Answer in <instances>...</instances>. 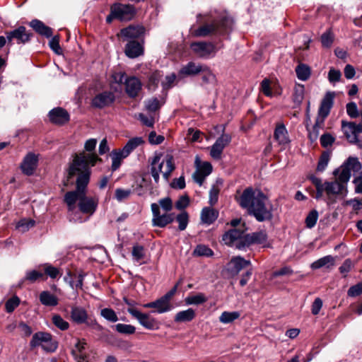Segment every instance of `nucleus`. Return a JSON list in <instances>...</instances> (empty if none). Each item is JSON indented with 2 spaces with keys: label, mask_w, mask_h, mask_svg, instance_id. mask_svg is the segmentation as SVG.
I'll list each match as a JSON object with an SVG mask.
<instances>
[{
  "label": "nucleus",
  "mask_w": 362,
  "mask_h": 362,
  "mask_svg": "<svg viewBox=\"0 0 362 362\" xmlns=\"http://www.w3.org/2000/svg\"><path fill=\"white\" fill-rule=\"evenodd\" d=\"M246 230L247 228L245 223H243L238 228H233L226 232L223 235L222 240L228 246L235 247L240 250H244L245 247H240V246L247 235Z\"/></svg>",
  "instance_id": "423d86ee"
},
{
  "label": "nucleus",
  "mask_w": 362,
  "mask_h": 362,
  "mask_svg": "<svg viewBox=\"0 0 362 362\" xmlns=\"http://www.w3.org/2000/svg\"><path fill=\"white\" fill-rule=\"evenodd\" d=\"M238 202L240 206L246 209L248 214L253 216L258 222L273 219V204L262 192L247 187L243 192Z\"/></svg>",
  "instance_id": "f03ea898"
},
{
  "label": "nucleus",
  "mask_w": 362,
  "mask_h": 362,
  "mask_svg": "<svg viewBox=\"0 0 362 362\" xmlns=\"http://www.w3.org/2000/svg\"><path fill=\"white\" fill-rule=\"evenodd\" d=\"M44 278V274L37 270L28 271L25 274V280L33 283L38 279Z\"/></svg>",
  "instance_id": "4d7b16f0"
},
{
  "label": "nucleus",
  "mask_w": 362,
  "mask_h": 362,
  "mask_svg": "<svg viewBox=\"0 0 362 362\" xmlns=\"http://www.w3.org/2000/svg\"><path fill=\"white\" fill-rule=\"evenodd\" d=\"M40 303L45 306H56L58 304V298L49 291H42L39 296Z\"/></svg>",
  "instance_id": "473e14b6"
},
{
  "label": "nucleus",
  "mask_w": 362,
  "mask_h": 362,
  "mask_svg": "<svg viewBox=\"0 0 362 362\" xmlns=\"http://www.w3.org/2000/svg\"><path fill=\"white\" fill-rule=\"evenodd\" d=\"M115 100L114 93L108 90L95 95L92 99L91 105L93 107L103 109L110 106Z\"/></svg>",
  "instance_id": "2eb2a0df"
},
{
  "label": "nucleus",
  "mask_w": 362,
  "mask_h": 362,
  "mask_svg": "<svg viewBox=\"0 0 362 362\" xmlns=\"http://www.w3.org/2000/svg\"><path fill=\"white\" fill-rule=\"evenodd\" d=\"M251 264L250 260H246L241 256L233 257L228 264V270L233 275H237L239 272Z\"/></svg>",
  "instance_id": "412c9836"
},
{
  "label": "nucleus",
  "mask_w": 362,
  "mask_h": 362,
  "mask_svg": "<svg viewBox=\"0 0 362 362\" xmlns=\"http://www.w3.org/2000/svg\"><path fill=\"white\" fill-rule=\"evenodd\" d=\"M70 317L71 320L78 325H87L88 322V315L87 311L80 306H74L71 308Z\"/></svg>",
  "instance_id": "b1692460"
},
{
  "label": "nucleus",
  "mask_w": 362,
  "mask_h": 362,
  "mask_svg": "<svg viewBox=\"0 0 362 362\" xmlns=\"http://www.w3.org/2000/svg\"><path fill=\"white\" fill-rule=\"evenodd\" d=\"M305 88L303 85H296L293 90V101L295 104L300 105L304 98Z\"/></svg>",
  "instance_id": "37998d69"
},
{
  "label": "nucleus",
  "mask_w": 362,
  "mask_h": 362,
  "mask_svg": "<svg viewBox=\"0 0 362 362\" xmlns=\"http://www.w3.org/2000/svg\"><path fill=\"white\" fill-rule=\"evenodd\" d=\"M124 89L130 98H136L142 90V83L136 76L127 77L124 80Z\"/></svg>",
  "instance_id": "f3484780"
},
{
  "label": "nucleus",
  "mask_w": 362,
  "mask_h": 362,
  "mask_svg": "<svg viewBox=\"0 0 362 362\" xmlns=\"http://www.w3.org/2000/svg\"><path fill=\"white\" fill-rule=\"evenodd\" d=\"M220 192V188L214 185L209 190V204L213 206H214L218 199V194Z\"/></svg>",
  "instance_id": "6e6d98bb"
},
{
  "label": "nucleus",
  "mask_w": 362,
  "mask_h": 362,
  "mask_svg": "<svg viewBox=\"0 0 362 362\" xmlns=\"http://www.w3.org/2000/svg\"><path fill=\"white\" fill-rule=\"evenodd\" d=\"M223 148L218 144L215 141L213 146L211 148L210 156L216 160H219L221 158V154L223 151Z\"/></svg>",
  "instance_id": "052dcab7"
},
{
  "label": "nucleus",
  "mask_w": 362,
  "mask_h": 362,
  "mask_svg": "<svg viewBox=\"0 0 362 362\" xmlns=\"http://www.w3.org/2000/svg\"><path fill=\"white\" fill-rule=\"evenodd\" d=\"M218 210L211 207H204L201 211V221L203 223L211 225L218 218Z\"/></svg>",
  "instance_id": "a878e982"
},
{
  "label": "nucleus",
  "mask_w": 362,
  "mask_h": 362,
  "mask_svg": "<svg viewBox=\"0 0 362 362\" xmlns=\"http://www.w3.org/2000/svg\"><path fill=\"white\" fill-rule=\"evenodd\" d=\"M112 158L111 169L112 171L117 170L121 165L122 160L127 156L124 154L122 149H115L110 153Z\"/></svg>",
  "instance_id": "2f4dec72"
},
{
  "label": "nucleus",
  "mask_w": 362,
  "mask_h": 362,
  "mask_svg": "<svg viewBox=\"0 0 362 362\" xmlns=\"http://www.w3.org/2000/svg\"><path fill=\"white\" fill-rule=\"evenodd\" d=\"M100 315L110 322H116L119 318L115 311L110 308H105L100 310Z\"/></svg>",
  "instance_id": "79ce46f5"
},
{
  "label": "nucleus",
  "mask_w": 362,
  "mask_h": 362,
  "mask_svg": "<svg viewBox=\"0 0 362 362\" xmlns=\"http://www.w3.org/2000/svg\"><path fill=\"white\" fill-rule=\"evenodd\" d=\"M189 204V198L187 195L181 196L175 202V207L179 210H184Z\"/></svg>",
  "instance_id": "338daca9"
},
{
  "label": "nucleus",
  "mask_w": 362,
  "mask_h": 362,
  "mask_svg": "<svg viewBox=\"0 0 362 362\" xmlns=\"http://www.w3.org/2000/svg\"><path fill=\"white\" fill-rule=\"evenodd\" d=\"M110 10H112L113 14L116 16V20L120 21H131L136 13L134 6L129 4L115 2L111 5Z\"/></svg>",
  "instance_id": "6e6552de"
},
{
  "label": "nucleus",
  "mask_w": 362,
  "mask_h": 362,
  "mask_svg": "<svg viewBox=\"0 0 362 362\" xmlns=\"http://www.w3.org/2000/svg\"><path fill=\"white\" fill-rule=\"evenodd\" d=\"M132 255L133 259L136 262L141 261L145 257L144 247L140 245H135L132 247Z\"/></svg>",
  "instance_id": "09e8293b"
},
{
  "label": "nucleus",
  "mask_w": 362,
  "mask_h": 362,
  "mask_svg": "<svg viewBox=\"0 0 362 362\" xmlns=\"http://www.w3.org/2000/svg\"><path fill=\"white\" fill-rule=\"evenodd\" d=\"M203 67L204 65L189 62L180 69L178 75L182 77L194 76L200 74L203 71Z\"/></svg>",
  "instance_id": "5701e85b"
},
{
  "label": "nucleus",
  "mask_w": 362,
  "mask_h": 362,
  "mask_svg": "<svg viewBox=\"0 0 362 362\" xmlns=\"http://www.w3.org/2000/svg\"><path fill=\"white\" fill-rule=\"evenodd\" d=\"M354 267V263L351 259H346L343 264L339 267V270L341 274H344L346 277L347 274Z\"/></svg>",
  "instance_id": "0e129e2a"
},
{
  "label": "nucleus",
  "mask_w": 362,
  "mask_h": 362,
  "mask_svg": "<svg viewBox=\"0 0 362 362\" xmlns=\"http://www.w3.org/2000/svg\"><path fill=\"white\" fill-rule=\"evenodd\" d=\"M192 52L200 58L209 59L215 56L216 47L210 42H194L190 45Z\"/></svg>",
  "instance_id": "1a4fd4ad"
},
{
  "label": "nucleus",
  "mask_w": 362,
  "mask_h": 362,
  "mask_svg": "<svg viewBox=\"0 0 362 362\" xmlns=\"http://www.w3.org/2000/svg\"><path fill=\"white\" fill-rule=\"evenodd\" d=\"M29 25L33 30L38 34L46 37H50L52 35V30L51 28L47 26L43 22L40 20H32Z\"/></svg>",
  "instance_id": "bb28decb"
},
{
  "label": "nucleus",
  "mask_w": 362,
  "mask_h": 362,
  "mask_svg": "<svg viewBox=\"0 0 362 362\" xmlns=\"http://www.w3.org/2000/svg\"><path fill=\"white\" fill-rule=\"evenodd\" d=\"M30 344L32 348L41 346L46 352H54L58 347V342L53 339L52 334L43 332L34 334Z\"/></svg>",
  "instance_id": "0eeeda50"
},
{
  "label": "nucleus",
  "mask_w": 362,
  "mask_h": 362,
  "mask_svg": "<svg viewBox=\"0 0 362 362\" xmlns=\"http://www.w3.org/2000/svg\"><path fill=\"white\" fill-rule=\"evenodd\" d=\"M86 192L81 194L78 206L83 214L92 215L97 209L98 198L96 197H88L86 195Z\"/></svg>",
  "instance_id": "f8f14e48"
},
{
  "label": "nucleus",
  "mask_w": 362,
  "mask_h": 362,
  "mask_svg": "<svg viewBox=\"0 0 362 362\" xmlns=\"http://www.w3.org/2000/svg\"><path fill=\"white\" fill-rule=\"evenodd\" d=\"M240 316V313L238 311L228 312L224 311L219 317V321L223 324H229L238 319Z\"/></svg>",
  "instance_id": "e433bc0d"
},
{
  "label": "nucleus",
  "mask_w": 362,
  "mask_h": 362,
  "mask_svg": "<svg viewBox=\"0 0 362 362\" xmlns=\"http://www.w3.org/2000/svg\"><path fill=\"white\" fill-rule=\"evenodd\" d=\"M132 193L131 189H124L122 188H117L115 189V198L118 202H122L127 199L131 194Z\"/></svg>",
  "instance_id": "13d9d810"
},
{
  "label": "nucleus",
  "mask_w": 362,
  "mask_h": 362,
  "mask_svg": "<svg viewBox=\"0 0 362 362\" xmlns=\"http://www.w3.org/2000/svg\"><path fill=\"white\" fill-rule=\"evenodd\" d=\"M334 262V257L331 255H327L313 262L311 264V268L313 269H318L323 267H329V264L332 266Z\"/></svg>",
  "instance_id": "c9c22d12"
},
{
  "label": "nucleus",
  "mask_w": 362,
  "mask_h": 362,
  "mask_svg": "<svg viewBox=\"0 0 362 362\" xmlns=\"http://www.w3.org/2000/svg\"><path fill=\"white\" fill-rule=\"evenodd\" d=\"M207 301V298L202 293H199L194 296H187L185 299L187 305H200Z\"/></svg>",
  "instance_id": "58836bf2"
},
{
  "label": "nucleus",
  "mask_w": 362,
  "mask_h": 362,
  "mask_svg": "<svg viewBox=\"0 0 362 362\" xmlns=\"http://www.w3.org/2000/svg\"><path fill=\"white\" fill-rule=\"evenodd\" d=\"M160 156L156 155L153 157L151 163V174L157 184L159 182L160 173L162 172V168L164 163V161L160 163Z\"/></svg>",
  "instance_id": "c85d7f7f"
},
{
  "label": "nucleus",
  "mask_w": 362,
  "mask_h": 362,
  "mask_svg": "<svg viewBox=\"0 0 362 362\" xmlns=\"http://www.w3.org/2000/svg\"><path fill=\"white\" fill-rule=\"evenodd\" d=\"M361 168L362 165L357 158L349 157L339 168L334 170L333 175L337 176V178L333 182H325L327 194L336 195L341 194L346 187V184L351 177V171L358 173Z\"/></svg>",
  "instance_id": "20e7f679"
},
{
  "label": "nucleus",
  "mask_w": 362,
  "mask_h": 362,
  "mask_svg": "<svg viewBox=\"0 0 362 362\" xmlns=\"http://www.w3.org/2000/svg\"><path fill=\"white\" fill-rule=\"evenodd\" d=\"M145 33L144 27L141 25H130L120 30V36L124 41L137 40L144 35Z\"/></svg>",
  "instance_id": "a211bd4d"
},
{
  "label": "nucleus",
  "mask_w": 362,
  "mask_h": 362,
  "mask_svg": "<svg viewBox=\"0 0 362 362\" xmlns=\"http://www.w3.org/2000/svg\"><path fill=\"white\" fill-rule=\"evenodd\" d=\"M334 36L330 30H327L321 36V42L323 47H329L333 43Z\"/></svg>",
  "instance_id": "e2e57ef3"
},
{
  "label": "nucleus",
  "mask_w": 362,
  "mask_h": 362,
  "mask_svg": "<svg viewBox=\"0 0 362 362\" xmlns=\"http://www.w3.org/2000/svg\"><path fill=\"white\" fill-rule=\"evenodd\" d=\"M52 322L58 329L62 331L67 330L69 327V324L67 321L64 320L61 315L55 314L52 317Z\"/></svg>",
  "instance_id": "49530a36"
},
{
  "label": "nucleus",
  "mask_w": 362,
  "mask_h": 362,
  "mask_svg": "<svg viewBox=\"0 0 362 362\" xmlns=\"http://www.w3.org/2000/svg\"><path fill=\"white\" fill-rule=\"evenodd\" d=\"M49 118L52 123L57 125H63L70 119L68 112L62 107H55L49 111Z\"/></svg>",
  "instance_id": "6ab92c4d"
},
{
  "label": "nucleus",
  "mask_w": 362,
  "mask_h": 362,
  "mask_svg": "<svg viewBox=\"0 0 362 362\" xmlns=\"http://www.w3.org/2000/svg\"><path fill=\"white\" fill-rule=\"evenodd\" d=\"M144 52V46L138 40H129L124 47V53L130 59L139 57L143 55Z\"/></svg>",
  "instance_id": "aec40b11"
},
{
  "label": "nucleus",
  "mask_w": 362,
  "mask_h": 362,
  "mask_svg": "<svg viewBox=\"0 0 362 362\" xmlns=\"http://www.w3.org/2000/svg\"><path fill=\"white\" fill-rule=\"evenodd\" d=\"M20 299L18 296H14L9 298L5 303V309L8 313L13 312V310L19 305Z\"/></svg>",
  "instance_id": "3c124183"
},
{
  "label": "nucleus",
  "mask_w": 362,
  "mask_h": 362,
  "mask_svg": "<svg viewBox=\"0 0 362 362\" xmlns=\"http://www.w3.org/2000/svg\"><path fill=\"white\" fill-rule=\"evenodd\" d=\"M322 124L320 123V120L319 118H317L315 124L313 126L311 129H308V139L311 141V143H314L317 141L319 134H320V129Z\"/></svg>",
  "instance_id": "c03bdc74"
},
{
  "label": "nucleus",
  "mask_w": 362,
  "mask_h": 362,
  "mask_svg": "<svg viewBox=\"0 0 362 362\" xmlns=\"http://www.w3.org/2000/svg\"><path fill=\"white\" fill-rule=\"evenodd\" d=\"M274 137L279 145H286L290 142L288 131L285 125L283 124L276 125L274 133Z\"/></svg>",
  "instance_id": "cd10ccee"
},
{
  "label": "nucleus",
  "mask_w": 362,
  "mask_h": 362,
  "mask_svg": "<svg viewBox=\"0 0 362 362\" xmlns=\"http://www.w3.org/2000/svg\"><path fill=\"white\" fill-rule=\"evenodd\" d=\"M37 164V156L34 153L30 152L23 159L20 168L24 175L31 176L35 173Z\"/></svg>",
  "instance_id": "dca6fc26"
},
{
  "label": "nucleus",
  "mask_w": 362,
  "mask_h": 362,
  "mask_svg": "<svg viewBox=\"0 0 362 362\" xmlns=\"http://www.w3.org/2000/svg\"><path fill=\"white\" fill-rule=\"evenodd\" d=\"M318 219V212L317 210L313 209L310 211L305 218V224L308 228H313Z\"/></svg>",
  "instance_id": "5fc2aeb1"
},
{
  "label": "nucleus",
  "mask_w": 362,
  "mask_h": 362,
  "mask_svg": "<svg viewBox=\"0 0 362 362\" xmlns=\"http://www.w3.org/2000/svg\"><path fill=\"white\" fill-rule=\"evenodd\" d=\"M35 224V221L32 219H22L17 223L16 228L22 232H25L28 230L29 228L33 227Z\"/></svg>",
  "instance_id": "bf43d9fd"
},
{
  "label": "nucleus",
  "mask_w": 362,
  "mask_h": 362,
  "mask_svg": "<svg viewBox=\"0 0 362 362\" xmlns=\"http://www.w3.org/2000/svg\"><path fill=\"white\" fill-rule=\"evenodd\" d=\"M102 159L95 154L76 153L73 160L69 163L66 170V183L74 177L76 176L75 191L67 192L64 195V202L67 204L69 211H73L75 208L76 201L80 200L81 194L86 191L87 186L90 182L91 167Z\"/></svg>",
  "instance_id": "f257e3e1"
},
{
  "label": "nucleus",
  "mask_w": 362,
  "mask_h": 362,
  "mask_svg": "<svg viewBox=\"0 0 362 362\" xmlns=\"http://www.w3.org/2000/svg\"><path fill=\"white\" fill-rule=\"evenodd\" d=\"M346 113L352 119L361 116V112H358L357 105L355 102L348 103L346 105Z\"/></svg>",
  "instance_id": "603ef678"
},
{
  "label": "nucleus",
  "mask_w": 362,
  "mask_h": 362,
  "mask_svg": "<svg viewBox=\"0 0 362 362\" xmlns=\"http://www.w3.org/2000/svg\"><path fill=\"white\" fill-rule=\"evenodd\" d=\"M334 92H327L321 101L317 117L319 118L321 124L324 123L325 118L330 112L334 104Z\"/></svg>",
  "instance_id": "4468645a"
},
{
  "label": "nucleus",
  "mask_w": 362,
  "mask_h": 362,
  "mask_svg": "<svg viewBox=\"0 0 362 362\" xmlns=\"http://www.w3.org/2000/svg\"><path fill=\"white\" fill-rule=\"evenodd\" d=\"M200 74H202V80L203 84L216 83V77L207 66H204L203 71H201Z\"/></svg>",
  "instance_id": "4c0bfd02"
},
{
  "label": "nucleus",
  "mask_w": 362,
  "mask_h": 362,
  "mask_svg": "<svg viewBox=\"0 0 362 362\" xmlns=\"http://www.w3.org/2000/svg\"><path fill=\"white\" fill-rule=\"evenodd\" d=\"M8 45H13V40H16L18 44H25L28 42L33 34L28 31L24 26H19L16 29L6 33Z\"/></svg>",
  "instance_id": "9b49d317"
},
{
  "label": "nucleus",
  "mask_w": 362,
  "mask_h": 362,
  "mask_svg": "<svg viewBox=\"0 0 362 362\" xmlns=\"http://www.w3.org/2000/svg\"><path fill=\"white\" fill-rule=\"evenodd\" d=\"M361 294H362V281L351 286L347 291L348 296L352 298L358 296Z\"/></svg>",
  "instance_id": "680f3d73"
},
{
  "label": "nucleus",
  "mask_w": 362,
  "mask_h": 362,
  "mask_svg": "<svg viewBox=\"0 0 362 362\" xmlns=\"http://www.w3.org/2000/svg\"><path fill=\"white\" fill-rule=\"evenodd\" d=\"M144 143V140L142 137H133L127 141L122 150L124 152V154L128 157L134 150L142 145Z\"/></svg>",
  "instance_id": "7c9ffc66"
},
{
  "label": "nucleus",
  "mask_w": 362,
  "mask_h": 362,
  "mask_svg": "<svg viewBox=\"0 0 362 362\" xmlns=\"http://www.w3.org/2000/svg\"><path fill=\"white\" fill-rule=\"evenodd\" d=\"M144 307L146 308H155L156 310L152 311V313H157L159 314L168 312L172 309L171 303H167L161 298L155 301L144 304Z\"/></svg>",
  "instance_id": "393cba45"
},
{
  "label": "nucleus",
  "mask_w": 362,
  "mask_h": 362,
  "mask_svg": "<svg viewBox=\"0 0 362 362\" xmlns=\"http://www.w3.org/2000/svg\"><path fill=\"white\" fill-rule=\"evenodd\" d=\"M116 332L119 334L131 335L136 332V327L132 325L118 323L114 326Z\"/></svg>",
  "instance_id": "ea45409f"
},
{
  "label": "nucleus",
  "mask_w": 362,
  "mask_h": 362,
  "mask_svg": "<svg viewBox=\"0 0 362 362\" xmlns=\"http://www.w3.org/2000/svg\"><path fill=\"white\" fill-rule=\"evenodd\" d=\"M146 108L148 112H155L158 110L162 104L157 98H151L145 102Z\"/></svg>",
  "instance_id": "8fccbe9b"
},
{
  "label": "nucleus",
  "mask_w": 362,
  "mask_h": 362,
  "mask_svg": "<svg viewBox=\"0 0 362 362\" xmlns=\"http://www.w3.org/2000/svg\"><path fill=\"white\" fill-rule=\"evenodd\" d=\"M175 219L178 223V229L184 230L186 229L189 223V214L186 211H182L181 213L175 216Z\"/></svg>",
  "instance_id": "a19ab883"
},
{
  "label": "nucleus",
  "mask_w": 362,
  "mask_h": 362,
  "mask_svg": "<svg viewBox=\"0 0 362 362\" xmlns=\"http://www.w3.org/2000/svg\"><path fill=\"white\" fill-rule=\"evenodd\" d=\"M361 121L359 124L354 122L341 121V131L347 141L351 142H357L358 134L362 133V111H361Z\"/></svg>",
  "instance_id": "9d476101"
},
{
  "label": "nucleus",
  "mask_w": 362,
  "mask_h": 362,
  "mask_svg": "<svg viewBox=\"0 0 362 362\" xmlns=\"http://www.w3.org/2000/svg\"><path fill=\"white\" fill-rule=\"evenodd\" d=\"M298 78L300 81H307L311 75L310 66L305 64L300 63L295 69Z\"/></svg>",
  "instance_id": "72a5a7b5"
},
{
  "label": "nucleus",
  "mask_w": 362,
  "mask_h": 362,
  "mask_svg": "<svg viewBox=\"0 0 362 362\" xmlns=\"http://www.w3.org/2000/svg\"><path fill=\"white\" fill-rule=\"evenodd\" d=\"M151 209L153 226L165 228L174 221L175 214L170 212L173 209V204L170 197H166L159 199L158 203H152Z\"/></svg>",
  "instance_id": "39448f33"
},
{
  "label": "nucleus",
  "mask_w": 362,
  "mask_h": 362,
  "mask_svg": "<svg viewBox=\"0 0 362 362\" xmlns=\"http://www.w3.org/2000/svg\"><path fill=\"white\" fill-rule=\"evenodd\" d=\"M166 164V170L163 173V176L166 181H168L172 172L175 170V166L172 156H167L165 160Z\"/></svg>",
  "instance_id": "a18cd8bd"
},
{
  "label": "nucleus",
  "mask_w": 362,
  "mask_h": 362,
  "mask_svg": "<svg viewBox=\"0 0 362 362\" xmlns=\"http://www.w3.org/2000/svg\"><path fill=\"white\" fill-rule=\"evenodd\" d=\"M330 156L328 152H323L322 155L320 157L317 166V170L320 172H322L325 170L326 167L328 165V163L329 161Z\"/></svg>",
  "instance_id": "864d4df0"
},
{
  "label": "nucleus",
  "mask_w": 362,
  "mask_h": 362,
  "mask_svg": "<svg viewBox=\"0 0 362 362\" xmlns=\"http://www.w3.org/2000/svg\"><path fill=\"white\" fill-rule=\"evenodd\" d=\"M194 254L199 257H211L214 255V252L208 246L199 245L194 249Z\"/></svg>",
  "instance_id": "de8ad7c7"
},
{
  "label": "nucleus",
  "mask_w": 362,
  "mask_h": 362,
  "mask_svg": "<svg viewBox=\"0 0 362 362\" xmlns=\"http://www.w3.org/2000/svg\"><path fill=\"white\" fill-rule=\"evenodd\" d=\"M49 45L52 50H53L56 54H60L62 53V49L59 45V37L56 35L54 36L49 41Z\"/></svg>",
  "instance_id": "774afa93"
},
{
  "label": "nucleus",
  "mask_w": 362,
  "mask_h": 362,
  "mask_svg": "<svg viewBox=\"0 0 362 362\" xmlns=\"http://www.w3.org/2000/svg\"><path fill=\"white\" fill-rule=\"evenodd\" d=\"M131 315L136 319L139 324L148 330H156L159 328V323L148 313H143L139 310H132Z\"/></svg>",
  "instance_id": "ddd939ff"
},
{
  "label": "nucleus",
  "mask_w": 362,
  "mask_h": 362,
  "mask_svg": "<svg viewBox=\"0 0 362 362\" xmlns=\"http://www.w3.org/2000/svg\"><path fill=\"white\" fill-rule=\"evenodd\" d=\"M195 317V310L190 308L177 313L175 315L174 321L175 322H188L192 321Z\"/></svg>",
  "instance_id": "c756f323"
},
{
  "label": "nucleus",
  "mask_w": 362,
  "mask_h": 362,
  "mask_svg": "<svg viewBox=\"0 0 362 362\" xmlns=\"http://www.w3.org/2000/svg\"><path fill=\"white\" fill-rule=\"evenodd\" d=\"M267 240V235L264 231L255 232L252 233H247L246 238H245L243 243L240 247H249L253 244H262L266 242Z\"/></svg>",
  "instance_id": "4be33fe9"
},
{
  "label": "nucleus",
  "mask_w": 362,
  "mask_h": 362,
  "mask_svg": "<svg viewBox=\"0 0 362 362\" xmlns=\"http://www.w3.org/2000/svg\"><path fill=\"white\" fill-rule=\"evenodd\" d=\"M162 76L163 74L160 71L152 72L148 76L147 88L149 90L154 91L158 87V83Z\"/></svg>",
  "instance_id": "f704fd0d"
},
{
  "label": "nucleus",
  "mask_w": 362,
  "mask_h": 362,
  "mask_svg": "<svg viewBox=\"0 0 362 362\" xmlns=\"http://www.w3.org/2000/svg\"><path fill=\"white\" fill-rule=\"evenodd\" d=\"M45 274L52 279H56L59 274V270L50 264H45Z\"/></svg>",
  "instance_id": "69168bd1"
},
{
  "label": "nucleus",
  "mask_w": 362,
  "mask_h": 362,
  "mask_svg": "<svg viewBox=\"0 0 362 362\" xmlns=\"http://www.w3.org/2000/svg\"><path fill=\"white\" fill-rule=\"evenodd\" d=\"M197 21L203 25L193 31L195 37H206L210 35H223L232 30L233 19L226 16L221 15L215 17L211 12L202 15L197 14Z\"/></svg>",
  "instance_id": "7ed1b4c3"
}]
</instances>
